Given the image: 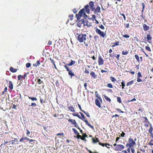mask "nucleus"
I'll return each mask as SVG.
<instances>
[{"label": "nucleus", "mask_w": 153, "mask_h": 153, "mask_svg": "<svg viewBox=\"0 0 153 153\" xmlns=\"http://www.w3.org/2000/svg\"><path fill=\"white\" fill-rule=\"evenodd\" d=\"M84 11V8H83L82 10H80L78 14H77V21H79V22L77 24V25L79 27V24H83L85 25L88 26L87 23L88 21H87L86 20V22H85L83 18L81 20H79L80 17L82 16V15H83L84 18L85 19H86L88 18V16L85 14Z\"/></svg>", "instance_id": "f257e3e1"}, {"label": "nucleus", "mask_w": 153, "mask_h": 153, "mask_svg": "<svg viewBox=\"0 0 153 153\" xmlns=\"http://www.w3.org/2000/svg\"><path fill=\"white\" fill-rule=\"evenodd\" d=\"M87 35L85 34H79L77 36V40L80 42H82L86 39Z\"/></svg>", "instance_id": "f03ea898"}, {"label": "nucleus", "mask_w": 153, "mask_h": 153, "mask_svg": "<svg viewBox=\"0 0 153 153\" xmlns=\"http://www.w3.org/2000/svg\"><path fill=\"white\" fill-rule=\"evenodd\" d=\"M128 142L129 143H127L126 145L127 147H129V148H131L134 145L136 144V143L134 141L133 139L130 138L128 140Z\"/></svg>", "instance_id": "7ed1b4c3"}, {"label": "nucleus", "mask_w": 153, "mask_h": 153, "mask_svg": "<svg viewBox=\"0 0 153 153\" xmlns=\"http://www.w3.org/2000/svg\"><path fill=\"white\" fill-rule=\"evenodd\" d=\"M95 31L97 33L99 34L100 36L102 37H104L106 36L105 34H104L103 32H102L99 29H96Z\"/></svg>", "instance_id": "20e7f679"}, {"label": "nucleus", "mask_w": 153, "mask_h": 153, "mask_svg": "<svg viewBox=\"0 0 153 153\" xmlns=\"http://www.w3.org/2000/svg\"><path fill=\"white\" fill-rule=\"evenodd\" d=\"M124 148V146L122 145H117L115 147V149L117 151H121Z\"/></svg>", "instance_id": "39448f33"}, {"label": "nucleus", "mask_w": 153, "mask_h": 153, "mask_svg": "<svg viewBox=\"0 0 153 153\" xmlns=\"http://www.w3.org/2000/svg\"><path fill=\"white\" fill-rule=\"evenodd\" d=\"M104 60L100 56H99L98 60V63L99 65H102L104 64Z\"/></svg>", "instance_id": "423d86ee"}, {"label": "nucleus", "mask_w": 153, "mask_h": 153, "mask_svg": "<svg viewBox=\"0 0 153 153\" xmlns=\"http://www.w3.org/2000/svg\"><path fill=\"white\" fill-rule=\"evenodd\" d=\"M27 75V73H25L24 75L22 76L21 75H19L18 76V80H22V79H25V77H26Z\"/></svg>", "instance_id": "0eeeda50"}, {"label": "nucleus", "mask_w": 153, "mask_h": 153, "mask_svg": "<svg viewBox=\"0 0 153 153\" xmlns=\"http://www.w3.org/2000/svg\"><path fill=\"white\" fill-rule=\"evenodd\" d=\"M68 121L71 123L72 124L74 125L75 127H76V123L75 120L70 119L68 120Z\"/></svg>", "instance_id": "6e6552de"}, {"label": "nucleus", "mask_w": 153, "mask_h": 153, "mask_svg": "<svg viewBox=\"0 0 153 153\" xmlns=\"http://www.w3.org/2000/svg\"><path fill=\"white\" fill-rule=\"evenodd\" d=\"M15 141L14 140H12L11 141H4V144H3V143L1 145V146H2L3 145H5L7 143L9 142H11V143H12V145H14V144H15Z\"/></svg>", "instance_id": "1a4fd4ad"}, {"label": "nucleus", "mask_w": 153, "mask_h": 153, "mask_svg": "<svg viewBox=\"0 0 153 153\" xmlns=\"http://www.w3.org/2000/svg\"><path fill=\"white\" fill-rule=\"evenodd\" d=\"M35 81H37V83L38 84H40L41 83L44 84L43 81L41 80L38 77L36 78L35 79Z\"/></svg>", "instance_id": "9d476101"}, {"label": "nucleus", "mask_w": 153, "mask_h": 153, "mask_svg": "<svg viewBox=\"0 0 153 153\" xmlns=\"http://www.w3.org/2000/svg\"><path fill=\"white\" fill-rule=\"evenodd\" d=\"M77 139H81L83 140H85V138H84L81 135H80L79 134V133L78 131H77Z\"/></svg>", "instance_id": "9b49d317"}, {"label": "nucleus", "mask_w": 153, "mask_h": 153, "mask_svg": "<svg viewBox=\"0 0 153 153\" xmlns=\"http://www.w3.org/2000/svg\"><path fill=\"white\" fill-rule=\"evenodd\" d=\"M99 144L100 145H101L103 147L105 146L106 147H107L108 148H109V147H108L107 146H110V144L109 143H99Z\"/></svg>", "instance_id": "f8f14e48"}, {"label": "nucleus", "mask_w": 153, "mask_h": 153, "mask_svg": "<svg viewBox=\"0 0 153 153\" xmlns=\"http://www.w3.org/2000/svg\"><path fill=\"white\" fill-rule=\"evenodd\" d=\"M9 82L8 87L11 90H12L13 88V85L11 81H9Z\"/></svg>", "instance_id": "ddd939ff"}, {"label": "nucleus", "mask_w": 153, "mask_h": 153, "mask_svg": "<svg viewBox=\"0 0 153 153\" xmlns=\"http://www.w3.org/2000/svg\"><path fill=\"white\" fill-rule=\"evenodd\" d=\"M143 29L144 31H147L149 29V26L147 25H146L144 24L143 25Z\"/></svg>", "instance_id": "4468645a"}, {"label": "nucleus", "mask_w": 153, "mask_h": 153, "mask_svg": "<svg viewBox=\"0 0 153 153\" xmlns=\"http://www.w3.org/2000/svg\"><path fill=\"white\" fill-rule=\"evenodd\" d=\"M95 103L96 105L99 107H101V105H100V102L99 100H98L97 99H96L95 100Z\"/></svg>", "instance_id": "2eb2a0df"}, {"label": "nucleus", "mask_w": 153, "mask_h": 153, "mask_svg": "<svg viewBox=\"0 0 153 153\" xmlns=\"http://www.w3.org/2000/svg\"><path fill=\"white\" fill-rule=\"evenodd\" d=\"M90 75L91 76L94 77V78L95 79H96L97 77V75H96L95 74V73L93 71H92L91 72V73H90Z\"/></svg>", "instance_id": "dca6fc26"}, {"label": "nucleus", "mask_w": 153, "mask_h": 153, "mask_svg": "<svg viewBox=\"0 0 153 153\" xmlns=\"http://www.w3.org/2000/svg\"><path fill=\"white\" fill-rule=\"evenodd\" d=\"M10 71L13 73H15L17 71V69H14L13 67H10Z\"/></svg>", "instance_id": "f3484780"}, {"label": "nucleus", "mask_w": 153, "mask_h": 153, "mask_svg": "<svg viewBox=\"0 0 153 153\" xmlns=\"http://www.w3.org/2000/svg\"><path fill=\"white\" fill-rule=\"evenodd\" d=\"M40 64V61H37L36 63L33 64V66L34 67H37L39 66Z\"/></svg>", "instance_id": "a211bd4d"}, {"label": "nucleus", "mask_w": 153, "mask_h": 153, "mask_svg": "<svg viewBox=\"0 0 153 153\" xmlns=\"http://www.w3.org/2000/svg\"><path fill=\"white\" fill-rule=\"evenodd\" d=\"M85 122L88 126H89L90 128H92L93 129H94V127L93 126H92L90 124L88 123V122L87 120H85Z\"/></svg>", "instance_id": "6ab92c4d"}, {"label": "nucleus", "mask_w": 153, "mask_h": 153, "mask_svg": "<svg viewBox=\"0 0 153 153\" xmlns=\"http://www.w3.org/2000/svg\"><path fill=\"white\" fill-rule=\"evenodd\" d=\"M75 62L74 61H73L72 60H71V62L69 64H67V65H68V66H71L75 64Z\"/></svg>", "instance_id": "aec40b11"}, {"label": "nucleus", "mask_w": 153, "mask_h": 153, "mask_svg": "<svg viewBox=\"0 0 153 153\" xmlns=\"http://www.w3.org/2000/svg\"><path fill=\"white\" fill-rule=\"evenodd\" d=\"M89 5L91 7V8L92 9V11H93L94 10H93V7L94 6V3L93 1H90L89 3Z\"/></svg>", "instance_id": "412c9836"}, {"label": "nucleus", "mask_w": 153, "mask_h": 153, "mask_svg": "<svg viewBox=\"0 0 153 153\" xmlns=\"http://www.w3.org/2000/svg\"><path fill=\"white\" fill-rule=\"evenodd\" d=\"M28 97L29 99L31 100L32 101H36L37 100V99L36 97L29 96Z\"/></svg>", "instance_id": "4be33fe9"}, {"label": "nucleus", "mask_w": 153, "mask_h": 153, "mask_svg": "<svg viewBox=\"0 0 153 153\" xmlns=\"http://www.w3.org/2000/svg\"><path fill=\"white\" fill-rule=\"evenodd\" d=\"M146 38L148 40H151L152 38L150 34L147 35Z\"/></svg>", "instance_id": "5701e85b"}, {"label": "nucleus", "mask_w": 153, "mask_h": 153, "mask_svg": "<svg viewBox=\"0 0 153 153\" xmlns=\"http://www.w3.org/2000/svg\"><path fill=\"white\" fill-rule=\"evenodd\" d=\"M92 141L94 143H96L97 142H99V140L97 138H96V139H95L94 138H93L92 139Z\"/></svg>", "instance_id": "b1692460"}, {"label": "nucleus", "mask_w": 153, "mask_h": 153, "mask_svg": "<svg viewBox=\"0 0 153 153\" xmlns=\"http://www.w3.org/2000/svg\"><path fill=\"white\" fill-rule=\"evenodd\" d=\"M153 128L152 127V125H151V124H150V128L149 129V132L151 134L152 132V130H153Z\"/></svg>", "instance_id": "393cba45"}, {"label": "nucleus", "mask_w": 153, "mask_h": 153, "mask_svg": "<svg viewBox=\"0 0 153 153\" xmlns=\"http://www.w3.org/2000/svg\"><path fill=\"white\" fill-rule=\"evenodd\" d=\"M104 96L105 99L106 100L108 101L109 102L111 101V100L108 97L106 96L105 95H104Z\"/></svg>", "instance_id": "a878e982"}, {"label": "nucleus", "mask_w": 153, "mask_h": 153, "mask_svg": "<svg viewBox=\"0 0 153 153\" xmlns=\"http://www.w3.org/2000/svg\"><path fill=\"white\" fill-rule=\"evenodd\" d=\"M128 52L127 51H124V50L122 52V53L123 55H127L128 54Z\"/></svg>", "instance_id": "bb28decb"}, {"label": "nucleus", "mask_w": 153, "mask_h": 153, "mask_svg": "<svg viewBox=\"0 0 153 153\" xmlns=\"http://www.w3.org/2000/svg\"><path fill=\"white\" fill-rule=\"evenodd\" d=\"M133 83H134L133 81L132 80V81L127 83L126 84V85L127 86L130 85H131Z\"/></svg>", "instance_id": "cd10ccee"}, {"label": "nucleus", "mask_w": 153, "mask_h": 153, "mask_svg": "<svg viewBox=\"0 0 153 153\" xmlns=\"http://www.w3.org/2000/svg\"><path fill=\"white\" fill-rule=\"evenodd\" d=\"M100 8L99 6H97L96 9H95L96 12H97L98 13H100Z\"/></svg>", "instance_id": "c85d7f7f"}, {"label": "nucleus", "mask_w": 153, "mask_h": 153, "mask_svg": "<svg viewBox=\"0 0 153 153\" xmlns=\"http://www.w3.org/2000/svg\"><path fill=\"white\" fill-rule=\"evenodd\" d=\"M68 74L72 76L74 75V73L71 70L69 71Z\"/></svg>", "instance_id": "c756f323"}, {"label": "nucleus", "mask_w": 153, "mask_h": 153, "mask_svg": "<svg viewBox=\"0 0 153 153\" xmlns=\"http://www.w3.org/2000/svg\"><path fill=\"white\" fill-rule=\"evenodd\" d=\"M68 108L70 111L72 112H74V109L73 107L72 106H70L68 107Z\"/></svg>", "instance_id": "7c9ffc66"}, {"label": "nucleus", "mask_w": 153, "mask_h": 153, "mask_svg": "<svg viewBox=\"0 0 153 153\" xmlns=\"http://www.w3.org/2000/svg\"><path fill=\"white\" fill-rule=\"evenodd\" d=\"M69 18L71 20H72L73 19L74 15L73 14L69 15L68 16Z\"/></svg>", "instance_id": "2f4dec72"}, {"label": "nucleus", "mask_w": 153, "mask_h": 153, "mask_svg": "<svg viewBox=\"0 0 153 153\" xmlns=\"http://www.w3.org/2000/svg\"><path fill=\"white\" fill-rule=\"evenodd\" d=\"M121 84L122 85V88L123 89L124 88V87L125 86V82L124 81H123L121 82Z\"/></svg>", "instance_id": "473e14b6"}, {"label": "nucleus", "mask_w": 153, "mask_h": 153, "mask_svg": "<svg viewBox=\"0 0 153 153\" xmlns=\"http://www.w3.org/2000/svg\"><path fill=\"white\" fill-rule=\"evenodd\" d=\"M122 36L123 37L126 38H128L130 37L129 36L128 34H125L124 35H122Z\"/></svg>", "instance_id": "72a5a7b5"}, {"label": "nucleus", "mask_w": 153, "mask_h": 153, "mask_svg": "<svg viewBox=\"0 0 153 153\" xmlns=\"http://www.w3.org/2000/svg\"><path fill=\"white\" fill-rule=\"evenodd\" d=\"M117 102L119 103H121V101L120 98V97H117Z\"/></svg>", "instance_id": "f704fd0d"}, {"label": "nucleus", "mask_w": 153, "mask_h": 153, "mask_svg": "<svg viewBox=\"0 0 153 153\" xmlns=\"http://www.w3.org/2000/svg\"><path fill=\"white\" fill-rule=\"evenodd\" d=\"M111 79L113 82H114L116 81V79L115 78L112 76L111 77Z\"/></svg>", "instance_id": "c9c22d12"}, {"label": "nucleus", "mask_w": 153, "mask_h": 153, "mask_svg": "<svg viewBox=\"0 0 153 153\" xmlns=\"http://www.w3.org/2000/svg\"><path fill=\"white\" fill-rule=\"evenodd\" d=\"M82 111L83 112H84V113L86 115V116L88 117H90V115H89V113L88 112H86L85 111Z\"/></svg>", "instance_id": "e433bc0d"}, {"label": "nucleus", "mask_w": 153, "mask_h": 153, "mask_svg": "<svg viewBox=\"0 0 153 153\" xmlns=\"http://www.w3.org/2000/svg\"><path fill=\"white\" fill-rule=\"evenodd\" d=\"M134 56H135V57L136 58V59L137 60V61H140L139 57L137 55V54L135 55Z\"/></svg>", "instance_id": "4c0bfd02"}, {"label": "nucleus", "mask_w": 153, "mask_h": 153, "mask_svg": "<svg viewBox=\"0 0 153 153\" xmlns=\"http://www.w3.org/2000/svg\"><path fill=\"white\" fill-rule=\"evenodd\" d=\"M67 66H68V65H67V64L64 65V67L66 69L67 71L69 72L70 70H69V68Z\"/></svg>", "instance_id": "58836bf2"}, {"label": "nucleus", "mask_w": 153, "mask_h": 153, "mask_svg": "<svg viewBox=\"0 0 153 153\" xmlns=\"http://www.w3.org/2000/svg\"><path fill=\"white\" fill-rule=\"evenodd\" d=\"M26 66L27 68H28L31 66V64L30 63H27L26 64Z\"/></svg>", "instance_id": "ea45409f"}, {"label": "nucleus", "mask_w": 153, "mask_h": 153, "mask_svg": "<svg viewBox=\"0 0 153 153\" xmlns=\"http://www.w3.org/2000/svg\"><path fill=\"white\" fill-rule=\"evenodd\" d=\"M142 76L141 75V73L140 72H139L138 74H137V77H141Z\"/></svg>", "instance_id": "a19ab883"}, {"label": "nucleus", "mask_w": 153, "mask_h": 153, "mask_svg": "<svg viewBox=\"0 0 153 153\" xmlns=\"http://www.w3.org/2000/svg\"><path fill=\"white\" fill-rule=\"evenodd\" d=\"M36 105H36V104L35 103L32 102L31 103V106H34V107H36Z\"/></svg>", "instance_id": "79ce46f5"}, {"label": "nucleus", "mask_w": 153, "mask_h": 153, "mask_svg": "<svg viewBox=\"0 0 153 153\" xmlns=\"http://www.w3.org/2000/svg\"><path fill=\"white\" fill-rule=\"evenodd\" d=\"M28 141H29V143H31V142H33V143H35V142L36 141L35 140L30 139H29Z\"/></svg>", "instance_id": "37998d69"}, {"label": "nucleus", "mask_w": 153, "mask_h": 153, "mask_svg": "<svg viewBox=\"0 0 153 153\" xmlns=\"http://www.w3.org/2000/svg\"><path fill=\"white\" fill-rule=\"evenodd\" d=\"M146 49L149 51H151V49L148 46H146L145 47Z\"/></svg>", "instance_id": "c03bdc74"}, {"label": "nucleus", "mask_w": 153, "mask_h": 153, "mask_svg": "<svg viewBox=\"0 0 153 153\" xmlns=\"http://www.w3.org/2000/svg\"><path fill=\"white\" fill-rule=\"evenodd\" d=\"M119 43L120 42L119 41H117L115 42L114 43V44L115 45L117 46L119 45Z\"/></svg>", "instance_id": "a18cd8bd"}, {"label": "nucleus", "mask_w": 153, "mask_h": 153, "mask_svg": "<svg viewBox=\"0 0 153 153\" xmlns=\"http://www.w3.org/2000/svg\"><path fill=\"white\" fill-rule=\"evenodd\" d=\"M149 144L150 145L153 146V140H151L149 142Z\"/></svg>", "instance_id": "49530a36"}, {"label": "nucleus", "mask_w": 153, "mask_h": 153, "mask_svg": "<svg viewBox=\"0 0 153 153\" xmlns=\"http://www.w3.org/2000/svg\"><path fill=\"white\" fill-rule=\"evenodd\" d=\"M116 110L122 113H123L124 112L123 111H122L121 110L120 108H116Z\"/></svg>", "instance_id": "de8ad7c7"}, {"label": "nucleus", "mask_w": 153, "mask_h": 153, "mask_svg": "<svg viewBox=\"0 0 153 153\" xmlns=\"http://www.w3.org/2000/svg\"><path fill=\"white\" fill-rule=\"evenodd\" d=\"M96 97L100 100H101V97L99 96L98 94H96Z\"/></svg>", "instance_id": "09e8293b"}, {"label": "nucleus", "mask_w": 153, "mask_h": 153, "mask_svg": "<svg viewBox=\"0 0 153 153\" xmlns=\"http://www.w3.org/2000/svg\"><path fill=\"white\" fill-rule=\"evenodd\" d=\"M137 81L138 82H140L142 81V80L139 77H137Z\"/></svg>", "instance_id": "8fccbe9b"}, {"label": "nucleus", "mask_w": 153, "mask_h": 153, "mask_svg": "<svg viewBox=\"0 0 153 153\" xmlns=\"http://www.w3.org/2000/svg\"><path fill=\"white\" fill-rule=\"evenodd\" d=\"M88 137V135H86V134H82V137L85 138V137Z\"/></svg>", "instance_id": "3c124183"}, {"label": "nucleus", "mask_w": 153, "mask_h": 153, "mask_svg": "<svg viewBox=\"0 0 153 153\" xmlns=\"http://www.w3.org/2000/svg\"><path fill=\"white\" fill-rule=\"evenodd\" d=\"M99 27L102 30L104 29L105 28L104 26L102 25H101Z\"/></svg>", "instance_id": "603ef678"}, {"label": "nucleus", "mask_w": 153, "mask_h": 153, "mask_svg": "<svg viewBox=\"0 0 153 153\" xmlns=\"http://www.w3.org/2000/svg\"><path fill=\"white\" fill-rule=\"evenodd\" d=\"M108 86L110 88H113L112 85L110 83L108 84Z\"/></svg>", "instance_id": "864d4df0"}, {"label": "nucleus", "mask_w": 153, "mask_h": 153, "mask_svg": "<svg viewBox=\"0 0 153 153\" xmlns=\"http://www.w3.org/2000/svg\"><path fill=\"white\" fill-rule=\"evenodd\" d=\"M120 15L123 16L124 20H126V18L125 15L124 14H120Z\"/></svg>", "instance_id": "5fc2aeb1"}, {"label": "nucleus", "mask_w": 153, "mask_h": 153, "mask_svg": "<svg viewBox=\"0 0 153 153\" xmlns=\"http://www.w3.org/2000/svg\"><path fill=\"white\" fill-rule=\"evenodd\" d=\"M125 134L124 132H122V133L120 134V136L123 137L124 136Z\"/></svg>", "instance_id": "6e6d98bb"}, {"label": "nucleus", "mask_w": 153, "mask_h": 153, "mask_svg": "<svg viewBox=\"0 0 153 153\" xmlns=\"http://www.w3.org/2000/svg\"><path fill=\"white\" fill-rule=\"evenodd\" d=\"M84 43L85 45L86 46V47L88 46V44L87 42H86L85 41L84 42Z\"/></svg>", "instance_id": "4d7b16f0"}, {"label": "nucleus", "mask_w": 153, "mask_h": 153, "mask_svg": "<svg viewBox=\"0 0 153 153\" xmlns=\"http://www.w3.org/2000/svg\"><path fill=\"white\" fill-rule=\"evenodd\" d=\"M26 131H27V133H26V134L27 135V136H28V135L30 134V131H29V130H26Z\"/></svg>", "instance_id": "13d9d810"}, {"label": "nucleus", "mask_w": 153, "mask_h": 153, "mask_svg": "<svg viewBox=\"0 0 153 153\" xmlns=\"http://www.w3.org/2000/svg\"><path fill=\"white\" fill-rule=\"evenodd\" d=\"M141 5L143 9H144V8H145V6L144 3L143 2L142 3Z\"/></svg>", "instance_id": "bf43d9fd"}, {"label": "nucleus", "mask_w": 153, "mask_h": 153, "mask_svg": "<svg viewBox=\"0 0 153 153\" xmlns=\"http://www.w3.org/2000/svg\"><path fill=\"white\" fill-rule=\"evenodd\" d=\"M40 102L41 104H42L43 102H45V101H43V99L42 98L40 99Z\"/></svg>", "instance_id": "052dcab7"}, {"label": "nucleus", "mask_w": 153, "mask_h": 153, "mask_svg": "<svg viewBox=\"0 0 153 153\" xmlns=\"http://www.w3.org/2000/svg\"><path fill=\"white\" fill-rule=\"evenodd\" d=\"M131 151L132 153H134L135 151L134 148L131 147Z\"/></svg>", "instance_id": "680f3d73"}, {"label": "nucleus", "mask_w": 153, "mask_h": 153, "mask_svg": "<svg viewBox=\"0 0 153 153\" xmlns=\"http://www.w3.org/2000/svg\"><path fill=\"white\" fill-rule=\"evenodd\" d=\"M85 11L87 13H89L90 10H89V9H85Z\"/></svg>", "instance_id": "e2e57ef3"}, {"label": "nucleus", "mask_w": 153, "mask_h": 153, "mask_svg": "<svg viewBox=\"0 0 153 153\" xmlns=\"http://www.w3.org/2000/svg\"><path fill=\"white\" fill-rule=\"evenodd\" d=\"M49 59L53 63V64H55L54 60L53 59H52L51 58H50Z\"/></svg>", "instance_id": "0e129e2a"}, {"label": "nucleus", "mask_w": 153, "mask_h": 153, "mask_svg": "<svg viewBox=\"0 0 153 153\" xmlns=\"http://www.w3.org/2000/svg\"><path fill=\"white\" fill-rule=\"evenodd\" d=\"M57 136H59L60 135H62V136H64V134L63 133H58L56 134Z\"/></svg>", "instance_id": "69168bd1"}, {"label": "nucleus", "mask_w": 153, "mask_h": 153, "mask_svg": "<svg viewBox=\"0 0 153 153\" xmlns=\"http://www.w3.org/2000/svg\"><path fill=\"white\" fill-rule=\"evenodd\" d=\"M72 130L74 132L75 134H76V130L75 128H73L72 129Z\"/></svg>", "instance_id": "338daca9"}, {"label": "nucleus", "mask_w": 153, "mask_h": 153, "mask_svg": "<svg viewBox=\"0 0 153 153\" xmlns=\"http://www.w3.org/2000/svg\"><path fill=\"white\" fill-rule=\"evenodd\" d=\"M23 138H24V140H29V138H28L27 137H23Z\"/></svg>", "instance_id": "774afa93"}]
</instances>
